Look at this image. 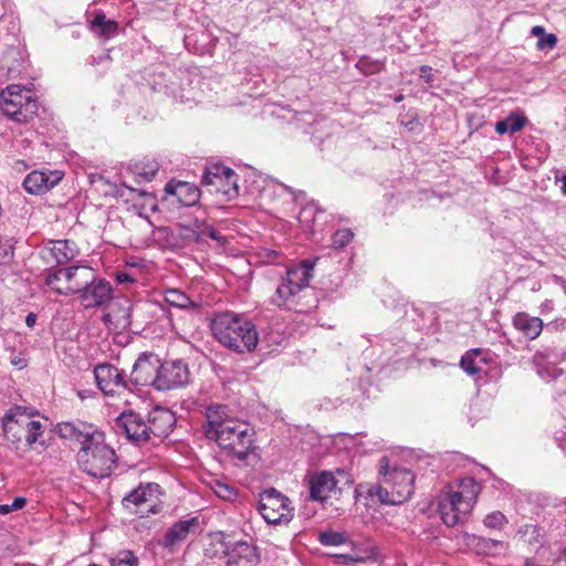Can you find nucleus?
<instances>
[{
  "label": "nucleus",
  "instance_id": "1",
  "mask_svg": "<svg viewBox=\"0 0 566 566\" xmlns=\"http://www.w3.org/2000/svg\"><path fill=\"white\" fill-rule=\"evenodd\" d=\"M205 434L213 440L232 460L245 461L254 449V431L250 424L231 418L227 406H210L206 410Z\"/></svg>",
  "mask_w": 566,
  "mask_h": 566
},
{
  "label": "nucleus",
  "instance_id": "2",
  "mask_svg": "<svg viewBox=\"0 0 566 566\" xmlns=\"http://www.w3.org/2000/svg\"><path fill=\"white\" fill-rule=\"evenodd\" d=\"M211 331L222 346L238 354L252 353L260 343L255 325L242 314H216L211 321Z\"/></svg>",
  "mask_w": 566,
  "mask_h": 566
},
{
  "label": "nucleus",
  "instance_id": "3",
  "mask_svg": "<svg viewBox=\"0 0 566 566\" xmlns=\"http://www.w3.org/2000/svg\"><path fill=\"white\" fill-rule=\"evenodd\" d=\"M379 474L381 475L378 484L369 486L367 491L371 502L399 505L405 503L415 491V474L403 468L389 465L387 457L380 459Z\"/></svg>",
  "mask_w": 566,
  "mask_h": 566
},
{
  "label": "nucleus",
  "instance_id": "4",
  "mask_svg": "<svg viewBox=\"0 0 566 566\" xmlns=\"http://www.w3.org/2000/svg\"><path fill=\"white\" fill-rule=\"evenodd\" d=\"M314 266V261L303 260L298 265L289 268L271 297L272 304L296 310L301 293L308 287L313 277Z\"/></svg>",
  "mask_w": 566,
  "mask_h": 566
},
{
  "label": "nucleus",
  "instance_id": "5",
  "mask_svg": "<svg viewBox=\"0 0 566 566\" xmlns=\"http://www.w3.org/2000/svg\"><path fill=\"white\" fill-rule=\"evenodd\" d=\"M76 459L83 472L97 479L109 476L117 462L114 449L105 443L104 433L96 436L86 447H81Z\"/></svg>",
  "mask_w": 566,
  "mask_h": 566
},
{
  "label": "nucleus",
  "instance_id": "6",
  "mask_svg": "<svg viewBox=\"0 0 566 566\" xmlns=\"http://www.w3.org/2000/svg\"><path fill=\"white\" fill-rule=\"evenodd\" d=\"M0 108L8 118L22 124L34 118L39 105L29 88L12 84L0 93Z\"/></svg>",
  "mask_w": 566,
  "mask_h": 566
},
{
  "label": "nucleus",
  "instance_id": "7",
  "mask_svg": "<svg viewBox=\"0 0 566 566\" xmlns=\"http://www.w3.org/2000/svg\"><path fill=\"white\" fill-rule=\"evenodd\" d=\"M44 284L54 293L72 296L81 291L92 275V268L85 265L56 266L48 269Z\"/></svg>",
  "mask_w": 566,
  "mask_h": 566
},
{
  "label": "nucleus",
  "instance_id": "8",
  "mask_svg": "<svg viewBox=\"0 0 566 566\" xmlns=\"http://www.w3.org/2000/svg\"><path fill=\"white\" fill-rule=\"evenodd\" d=\"M258 511L268 524L286 525L294 516L291 500L274 488L260 493Z\"/></svg>",
  "mask_w": 566,
  "mask_h": 566
},
{
  "label": "nucleus",
  "instance_id": "9",
  "mask_svg": "<svg viewBox=\"0 0 566 566\" xmlns=\"http://www.w3.org/2000/svg\"><path fill=\"white\" fill-rule=\"evenodd\" d=\"M202 185L212 187L211 191L223 195L228 200L239 195L238 175L221 164H212L206 168Z\"/></svg>",
  "mask_w": 566,
  "mask_h": 566
},
{
  "label": "nucleus",
  "instance_id": "10",
  "mask_svg": "<svg viewBox=\"0 0 566 566\" xmlns=\"http://www.w3.org/2000/svg\"><path fill=\"white\" fill-rule=\"evenodd\" d=\"M158 484H140L123 497L122 504L124 509L129 511L132 514L145 517L150 513H156L155 509L158 503Z\"/></svg>",
  "mask_w": 566,
  "mask_h": 566
},
{
  "label": "nucleus",
  "instance_id": "11",
  "mask_svg": "<svg viewBox=\"0 0 566 566\" xmlns=\"http://www.w3.org/2000/svg\"><path fill=\"white\" fill-rule=\"evenodd\" d=\"M78 292V298L85 308L102 307L113 297V289L104 279L97 277L92 270V275L83 284Z\"/></svg>",
  "mask_w": 566,
  "mask_h": 566
},
{
  "label": "nucleus",
  "instance_id": "12",
  "mask_svg": "<svg viewBox=\"0 0 566 566\" xmlns=\"http://www.w3.org/2000/svg\"><path fill=\"white\" fill-rule=\"evenodd\" d=\"M160 359L156 354L143 353L135 361L129 382L135 386H151L157 388Z\"/></svg>",
  "mask_w": 566,
  "mask_h": 566
},
{
  "label": "nucleus",
  "instance_id": "13",
  "mask_svg": "<svg viewBox=\"0 0 566 566\" xmlns=\"http://www.w3.org/2000/svg\"><path fill=\"white\" fill-rule=\"evenodd\" d=\"M147 420L133 410L123 411L115 420V429L136 443L149 441Z\"/></svg>",
  "mask_w": 566,
  "mask_h": 566
},
{
  "label": "nucleus",
  "instance_id": "14",
  "mask_svg": "<svg viewBox=\"0 0 566 566\" xmlns=\"http://www.w3.org/2000/svg\"><path fill=\"white\" fill-rule=\"evenodd\" d=\"M189 369L182 360H160L157 390H170L188 384Z\"/></svg>",
  "mask_w": 566,
  "mask_h": 566
},
{
  "label": "nucleus",
  "instance_id": "15",
  "mask_svg": "<svg viewBox=\"0 0 566 566\" xmlns=\"http://www.w3.org/2000/svg\"><path fill=\"white\" fill-rule=\"evenodd\" d=\"M40 256L45 263L56 265L67 264L80 255V248L73 240H50L40 250Z\"/></svg>",
  "mask_w": 566,
  "mask_h": 566
},
{
  "label": "nucleus",
  "instance_id": "16",
  "mask_svg": "<svg viewBox=\"0 0 566 566\" xmlns=\"http://www.w3.org/2000/svg\"><path fill=\"white\" fill-rule=\"evenodd\" d=\"M94 377L98 389L106 396L129 388L125 373L111 364H98L94 368Z\"/></svg>",
  "mask_w": 566,
  "mask_h": 566
},
{
  "label": "nucleus",
  "instance_id": "17",
  "mask_svg": "<svg viewBox=\"0 0 566 566\" xmlns=\"http://www.w3.org/2000/svg\"><path fill=\"white\" fill-rule=\"evenodd\" d=\"M438 512L447 526H455L464 521L471 510L462 509V500L444 490L439 497Z\"/></svg>",
  "mask_w": 566,
  "mask_h": 566
},
{
  "label": "nucleus",
  "instance_id": "18",
  "mask_svg": "<svg viewBox=\"0 0 566 566\" xmlns=\"http://www.w3.org/2000/svg\"><path fill=\"white\" fill-rule=\"evenodd\" d=\"M63 178L60 170H34L27 175L23 188L31 195H43L54 188Z\"/></svg>",
  "mask_w": 566,
  "mask_h": 566
},
{
  "label": "nucleus",
  "instance_id": "19",
  "mask_svg": "<svg viewBox=\"0 0 566 566\" xmlns=\"http://www.w3.org/2000/svg\"><path fill=\"white\" fill-rule=\"evenodd\" d=\"M57 431L63 439L74 440L81 447H86L95 440L96 436L103 433L93 424L81 421L59 423Z\"/></svg>",
  "mask_w": 566,
  "mask_h": 566
},
{
  "label": "nucleus",
  "instance_id": "20",
  "mask_svg": "<svg viewBox=\"0 0 566 566\" xmlns=\"http://www.w3.org/2000/svg\"><path fill=\"white\" fill-rule=\"evenodd\" d=\"M307 486L312 501L324 502L337 489V481L332 472L321 471L308 476Z\"/></svg>",
  "mask_w": 566,
  "mask_h": 566
},
{
  "label": "nucleus",
  "instance_id": "21",
  "mask_svg": "<svg viewBox=\"0 0 566 566\" xmlns=\"http://www.w3.org/2000/svg\"><path fill=\"white\" fill-rule=\"evenodd\" d=\"M176 423L175 415L167 408L156 407L147 416L149 440L167 437Z\"/></svg>",
  "mask_w": 566,
  "mask_h": 566
},
{
  "label": "nucleus",
  "instance_id": "22",
  "mask_svg": "<svg viewBox=\"0 0 566 566\" xmlns=\"http://www.w3.org/2000/svg\"><path fill=\"white\" fill-rule=\"evenodd\" d=\"M199 524L200 522L197 516L178 521L166 531L158 543L160 546L171 549L179 543L184 542L190 533L196 532Z\"/></svg>",
  "mask_w": 566,
  "mask_h": 566
},
{
  "label": "nucleus",
  "instance_id": "23",
  "mask_svg": "<svg viewBox=\"0 0 566 566\" xmlns=\"http://www.w3.org/2000/svg\"><path fill=\"white\" fill-rule=\"evenodd\" d=\"M534 364L537 367V374L546 381L553 382V390L562 396L566 394V373L556 367L554 364L545 361V355L537 353L534 356Z\"/></svg>",
  "mask_w": 566,
  "mask_h": 566
},
{
  "label": "nucleus",
  "instance_id": "24",
  "mask_svg": "<svg viewBox=\"0 0 566 566\" xmlns=\"http://www.w3.org/2000/svg\"><path fill=\"white\" fill-rule=\"evenodd\" d=\"M227 566H256L260 555L256 547L247 542H238L227 548Z\"/></svg>",
  "mask_w": 566,
  "mask_h": 566
},
{
  "label": "nucleus",
  "instance_id": "25",
  "mask_svg": "<svg viewBox=\"0 0 566 566\" xmlns=\"http://www.w3.org/2000/svg\"><path fill=\"white\" fill-rule=\"evenodd\" d=\"M15 427H20L23 431V439L27 444L31 447L41 436L42 423L38 420H32L28 417L14 418L13 416H6L3 422V431L6 434H10Z\"/></svg>",
  "mask_w": 566,
  "mask_h": 566
},
{
  "label": "nucleus",
  "instance_id": "26",
  "mask_svg": "<svg viewBox=\"0 0 566 566\" xmlns=\"http://www.w3.org/2000/svg\"><path fill=\"white\" fill-rule=\"evenodd\" d=\"M132 304L127 298L114 301L108 308V312L103 315V322L113 326L115 329H126L130 326Z\"/></svg>",
  "mask_w": 566,
  "mask_h": 566
},
{
  "label": "nucleus",
  "instance_id": "27",
  "mask_svg": "<svg viewBox=\"0 0 566 566\" xmlns=\"http://www.w3.org/2000/svg\"><path fill=\"white\" fill-rule=\"evenodd\" d=\"M446 490L462 500V509L472 510L481 489L473 478L468 476L461 479L455 485H448Z\"/></svg>",
  "mask_w": 566,
  "mask_h": 566
},
{
  "label": "nucleus",
  "instance_id": "28",
  "mask_svg": "<svg viewBox=\"0 0 566 566\" xmlns=\"http://www.w3.org/2000/svg\"><path fill=\"white\" fill-rule=\"evenodd\" d=\"M513 325L525 338L531 340L537 338L544 328L543 321L539 317L531 316L525 312L514 315Z\"/></svg>",
  "mask_w": 566,
  "mask_h": 566
},
{
  "label": "nucleus",
  "instance_id": "29",
  "mask_svg": "<svg viewBox=\"0 0 566 566\" xmlns=\"http://www.w3.org/2000/svg\"><path fill=\"white\" fill-rule=\"evenodd\" d=\"M377 556V548L374 544L367 543L366 545L355 544L350 553L334 555L335 562L340 565H352L354 563H363L369 559H375Z\"/></svg>",
  "mask_w": 566,
  "mask_h": 566
},
{
  "label": "nucleus",
  "instance_id": "30",
  "mask_svg": "<svg viewBox=\"0 0 566 566\" xmlns=\"http://www.w3.org/2000/svg\"><path fill=\"white\" fill-rule=\"evenodd\" d=\"M165 191L176 197L178 202L186 207L193 206L200 198L199 189L189 182L179 181L176 185L168 182L165 187Z\"/></svg>",
  "mask_w": 566,
  "mask_h": 566
},
{
  "label": "nucleus",
  "instance_id": "31",
  "mask_svg": "<svg viewBox=\"0 0 566 566\" xmlns=\"http://www.w3.org/2000/svg\"><path fill=\"white\" fill-rule=\"evenodd\" d=\"M91 31L105 39L113 38L118 30L115 20L107 19L103 11H96L90 22Z\"/></svg>",
  "mask_w": 566,
  "mask_h": 566
},
{
  "label": "nucleus",
  "instance_id": "32",
  "mask_svg": "<svg viewBox=\"0 0 566 566\" xmlns=\"http://www.w3.org/2000/svg\"><path fill=\"white\" fill-rule=\"evenodd\" d=\"M129 169L138 181H151L159 170V164L156 160H140L132 164Z\"/></svg>",
  "mask_w": 566,
  "mask_h": 566
},
{
  "label": "nucleus",
  "instance_id": "33",
  "mask_svg": "<svg viewBox=\"0 0 566 566\" xmlns=\"http://www.w3.org/2000/svg\"><path fill=\"white\" fill-rule=\"evenodd\" d=\"M165 302L170 306L187 310L196 308L198 304L195 303L185 292L177 289H169L165 292Z\"/></svg>",
  "mask_w": 566,
  "mask_h": 566
},
{
  "label": "nucleus",
  "instance_id": "34",
  "mask_svg": "<svg viewBox=\"0 0 566 566\" xmlns=\"http://www.w3.org/2000/svg\"><path fill=\"white\" fill-rule=\"evenodd\" d=\"M471 544H474L479 553L482 554H494L499 547H503L504 544L501 541L479 537L475 535H465Z\"/></svg>",
  "mask_w": 566,
  "mask_h": 566
},
{
  "label": "nucleus",
  "instance_id": "35",
  "mask_svg": "<svg viewBox=\"0 0 566 566\" xmlns=\"http://www.w3.org/2000/svg\"><path fill=\"white\" fill-rule=\"evenodd\" d=\"M482 355L481 349H472L462 356L460 366L470 376H475L481 371L478 358Z\"/></svg>",
  "mask_w": 566,
  "mask_h": 566
},
{
  "label": "nucleus",
  "instance_id": "36",
  "mask_svg": "<svg viewBox=\"0 0 566 566\" xmlns=\"http://www.w3.org/2000/svg\"><path fill=\"white\" fill-rule=\"evenodd\" d=\"M318 542L324 546H339L347 542L344 533L327 530L318 533Z\"/></svg>",
  "mask_w": 566,
  "mask_h": 566
},
{
  "label": "nucleus",
  "instance_id": "37",
  "mask_svg": "<svg viewBox=\"0 0 566 566\" xmlns=\"http://www.w3.org/2000/svg\"><path fill=\"white\" fill-rule=\"evenodd\" d=\"M354 238V232L350 229H338L332 235V247L336 250L343 249L348 245Z\"/></svg>",
  "mask_w": 566,
  "mask_h": 566
},
{
  "label": "nucleus",
  "instance_id": "38",
  "mask_svg": "<svg viewBox=\"0 0 566 566\" xmlns=\"http://www.w3.org/2000/svg\"><path fill=\"white\" fill-rule=\"evenodd\" d=\"M285 340V336L277 331H270L266 333L260 343L265 346L269 352H274L280 347Z\"/></svg>",
  "mask_w": 566,
  "mask_h": 566
},
{
  "label": "nucleus",
  "instance_id": "39",
  "mask_svg": "<svg viewBox=\"0 0 566 566\" xmlns=\"http://www.w3.org/2000/svg\"><path fill=\"white\" fill-rule=\"evenodd\" d=\"M111 566H137L138 558L130 551H122L109 559Z\"/></svg>",
  "mask_w": 566,
  "mask_h": 566
},
{
  "label": "nucleus",
  "instance_id": "40",
  "mask_svg": "<svg viewBox=\"0 0 566 566\" xmlns=\"http://www.w3.org/2000/svg\"><path fill=\"white\" fill-rule=\"evenodd\" d=\"M206 237L214 240L221 247L227 243V238L223 237L214 227H212L210 224H205L200 229V231L198 233V240H201Z\"/></svg>",
  "mask_w": 566,
  "mask_h": 566
},
{
  "label": "nucleus",
  "instance_id": "41",
  "mask_svg": "<svg viewBox=\"0 0 566 566\" xmlns=\"http://www.w3.org/2000/svg\"><path fill=\"white\" fill-rule=\"evenodd\" d=\"M505 119L510 128V134L521 132L527 123V118L522 113H511Z\"/></svg>",
  "mask_w": 566,
  "mask_h": 566
},
{
  "label": "nucleus",
  "instance_id": "42",
  "mask_svg": "<svg viewBox=\"0 0 566 566\" xmlns=\"http://www.w3.org/2000/svg\"><path fill=\"white\" fill-rule=\"evenodd\" d=\"M356 66L366 75L378 73L382 69L379 61H370L367 56L360 57Z\"/></svg>",
  "mask_w": 566,
  "mask_h": 566
},
{
  "label": "nucleus",
  "instance_id": "43",
  "mask_svg": "<svg viewBox=\"0 0 566 566\" xmlns=\"http://www.w3.org/2000/svg\"><path fill=\"white\" fill-rule=\"evenodd\" d=\"M213 492L218 497L224 501H232L237 496V492L233 488L220 481L216 482Z\"/></svg>",
  "mask_w": 566,
  "mask_h": 566
},
{
  "label": "nucleus",
  "instance_id": "44",
  "mask_svg": "<svg viewBox=\"0 0 566 566\" xmlns=\"http://www.w3.org/2000/svg\"><path fill=\"white\" fill-rule=\"evenodd\" d=\"M518 534L525 538L526 542H536L541 535V528L535 524H525L518 528Z\"/></svg>",
  "mask_w": 566,
  "mask_h": 566
},
{
  "label": "nucleus",
  "instance_id": "45",
  "mask_svg": "<svg viewBox=\"0 0 566 566\" xmlns=\"http://www.w3.org/2000/svg\"><path fill=\"white\" fill-rule=\"evenodd\" d=\"M13 258L11 240L0 238V264L9 263Z\"/></svg>",
  "mask_w": 566,
  "mask_h": 566
},
{
  "label": "nucleus",
  "instance_id": "46",
  "mask_svg": "<svg viewBox=\"0 0 566 566\" xmlns=\"http://www.w3.org/2000/svg\"><path fill=\"white\" fill-rule=\"evenodd\" d=\"M505 523V515L499 511L488 514L484 518V525L490 528H500Z\"/></svg>",
  "mask_w": 566,
  "mask_h": 566
},
{
  "label": "nucleus",
  "instance_id": "47",
  "mask_svg": "<svg viewBox=\"0 0 566 566\" xmlns=\"http://www.w3.org/2000/svg\"><path fill=\"white\" fill-rule=\"evenodd\" d=\"M27 499L23 496L15 497L11 504H0V514L4 515L12 511L21 510L25 506Z\"/></svg>",
  "mask_w": 566,
  "mask_h": 566
},
{
  "label": "nucleus",
  "instance_id": "48",
  "mask_svg": "<svg viewBox=\"0 0 566 566\" xmlns=\"http://www.w3.org/2000/svg\"><path fill=\"white\" fill-rule=\"evenodd\" d=\"M557 44V36L553 33L544 35V38L538 39L536 43V48L538 50H553Z\"/></svg>",
  "mask_w": 566,
  "mask_h": 566
},
{
  "label": "nucleus",
  "instance_id": "49",
  "mask_svg": "<svg viewBox=\"0 0 566 566\" xmlns=\"http://www.w3.org/2000/svg\"><path fill=\"white\" fill-rule=\"evenodd\" d=\"M420 75L426 83H431L433 81L432 69L428 65L420 66Z\"/></svg>",
  "mask_w": 566,
  "mask_h": 566
},
{
  "label": "nucleus",
  "instance_id": "50",
  "mask_svg": "<svg viewBox=\"0 0 566 566\" xmlns=\"http://www.w3.org/2000/svg\"><path fill=\"white\" fill-rule=\"evenodd\" d=\"M116 281L119 284H125L135 282V279L129 273L119 271L116 273Z\"/></svg>",
  "mask_w": 566,
  "mask_h": 566
},
{
  "label": "nucleus",
  "instance_id": "51",
  "mask_svg": "<svg viewBox=\"0 0 566 566\" xmlns=\"http://www.w3.org/2000/svg\"><path fill=\"white\" fill-rule=\"evenodd\" d=\"M495 132L500 135H504L506 133H510V128H509V125H507V122L506 119H502V120H499L496 122L495 124Z\"/></svg>",
  "mask_w": 566,
  "mask_h": 566
},
{
  "label": "nucleus",
  "instance_id": "52",
  "mask_svg": "<svg viewBox=\"0 0 566 566\" xmlns=\"http://www.w3.org/2000/svg\"><path fill=\"white\" fill-rule=\"evenodd\" d=\"M7 438L11 441H21L23 439V431L20 427H15V429L10 432V434H6Z\"/></svg>",
  "mask_w": 566,
  "mask_h": 566
},
{
  "label": "nucleus",
  "instance_id": "53",
  "mask_svg": "<svg viewBox=\"0 0 566 566\" xmlns=\"http://www.w3.org/2000/svg\"><path fill=\"white\" fill-rule=\"evenodd\" d=\"M11 364L19 369H23L28 366L27 359H24L21 355H17L11 358Z\"/></svg>",
  "mask_w": 566,
  "mask_h": 566
},
{
  "label": "nucleus",
  "instance_id": "54",
  "mask_svg": "<svg viewBox=\"0 0 566 566\" xmlns=\"http://www.w3.org/2000/svg\"><path fill=\"white\" fill-rule=\"evenodd\" d=\"M279 188H281L282 190H285L292 195H294V199L297 200L300 197H304L305 193L304 191H297L295 192L291 187L284 185V184H277Z\"/></svg>",
  "mask_w": 566,
  "mask_h": 566
},
{
  "label": "nucleus",
  "instance_id": "55",
  "mask_svg": "<svg viewBox=\"0 0 566 566\" xmlns=\"http://www.w3.org/2000/svg\"><path fill=\"white\" fill-rule=\"evenodd\" d=\"M531 34L537 36L538 39L544 38L546 35L545 28L542 25H535L531 30Z\"/></svg>",
  "mask_w": 566,
  "mask_h": 566
},
{
  "label": "nucleus",
  "instance_id": "56",
  "mask_svg": "<svg viewBox=\"0 0 566 566\" xmlns=\"http://www.w3.org/2000/svg\"><path fill=\"white\" fill-rule=\"evenodd\" d=\"M38 316L34 313H29L25 317V324L28 327L32 328L36 324Z\"/></svg>",
  "mask_w": 566,
  "mask_h": 566
},
{
  "label": "nucleus",
  "instance_id": "57",
  "mask_svg": "<svg viewBox=\"0 0 566 566\" xmlns=\"http://www.w3.org/2000/svg\"><path fill=\"white\" fill-rule=\"evenodd\" d=\"M556 182H562V192L564 196H566V175H563L562 177L555 176Z\"/></svg>",
  "mask_w": 566,
  "mask_h": 566
},
{
  "label": "nucleus",
  "instance_id": "58",
  "mask_svg": "<svg viewBox=\"0 0 566 566\" xmlns=\"http://www.w3.org/2000/svg\"><path fill=\"white\" fill-rule=\"evenodd\" d=\"M553 328H555V325H547V326H546L545 332H546V333H548V332H551Z\"/></svg>",
  "mask_w": 566,
  "mask_h": 566
},
{
  "label": "nucleus",
  "instance_id": "59",
  "mask_svg": "<svg viewBox=\"0 0 566 566\" xmlns=\"http://www.w3.org/2000/svg\"><path fill=\"white\" fill-rule=\"evenodd\" d=\"M559 325L562 326V328H563V329H565V328H566V319H565V321H562V322L559 323Z\"/></svg>",
  "mask_w": 566,
  "mask_h": 566
},
{
  "label": "nucleus",
  "instance_id": "60",
  "mask_svg": "<svg viewBox=\"0 0 566 566\" xmlns=\"http://www.w3.org/2000/svg\"><path fill=\"white\" fill-rule=\"evenodd\" d=\"M80 398L84 399V395L82 391L78 392Z\"/></svg>",
  "mask_w": 566,
  "mask_h": 566
},
{
  "label": "nucleus",
  "instance_id": "61",
  "mask_svg": "<svg viewBox=\"0 0 566 566\" xmlns=\"http://www.w3.org/2000/svg\"><path fill=\"white\" fill-rule=\"evenodd\" d=\"M563 559L566 562V551L563 554Z\"/></svg>",
  "mask_w": 566,
  "mask_h": 566
}]
</instances>
